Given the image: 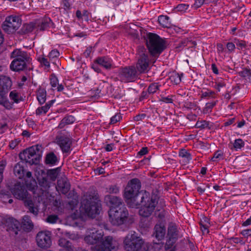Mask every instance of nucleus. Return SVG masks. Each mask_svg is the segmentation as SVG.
<instances>
[{
  "label": "nucleus",
  "mask_w": 251,
  "mask_h": 251,
  "mask_svg": "<svg viewBox=\"0 0 251 251\" xmlns=\"http://www.w3.org/2000/svg\"><path fill=\"white\" fill-rule=\"evenodd\" d=\"M158 197L157 195H152L151 197L150 194L146 191L141 193L135 199V203L131 205L132 208H138L139 205L141 207L139 210L140 216L145 217H149L154 212L155 207L158 203Z\"/></svg>",
  "instance_id": "obj_1"
},
{
  "label": "nucleus",
  "mask_w": 251,
  "mask_h": 251,
  "mask_svg": "<svg viewBox=\"0 0 251 251\" xmlns=\"http://www.w3.org/2000/svg\"><path fill=\"white\" fill-rule=\"evenodd\" d=\"M148 152V149L147 147H143L142 149L138 152V155L140 156H143L147 154Z\"/></svg>",
  "instance_id": "obj_63"
},
{
  "label": "nucleus",
  "mask_w": 251,
  "mask_h": 251,
  "mask_svg": "<svg viewBox=\"0 0 251 251\" xmlns=\"http://www.w3.org/2000/svg\"><path fill=\"white\" fill-rule=\"evenodd\" d=\"M56 140L63 152H67L70 151L72 142L69 138L64 136H57Z\"/></svg>",
  "instance_id": "obj_15"
},
{
  "label": "nucleus",
  "mask_w": 251,
  "mask_h": 251,
  "mask_svg": "<svg viewBox=\"0 0 251 251\" xmlns=\"http://www.w3.org/2000/svg\"><path fill=\"white\" fill-rule=\"evenodd\" d=\"M7 93L8 92L0 91V104L3 105L7 109H10L12 108L13 104L7 99Z\"/></svg>",
  "instance_id": "obj_22"
},
{
  "label": "nucleus",
  "mask_w": 251,
  "mask_h": 251,
  "mask_svg": "<svg viewBox=\"0 0 251 251\" xmlns=\"http://www.w3.org/2000/svg\"><path fill=\"white\" fill-rule=\"evenodd\" d=\"M40 30L44 31L48 27H50L53 25V23L49 18H45L42 20L41 22L37 21L36 23Z\"/></svg>",
  "instance_id": "obj_24"
},
{
  "label": "nucleus",
  "mask_w": 251,
  "mask_h": 251,
  "mask_svg": "<svg viewBox=\"0 0 251 251\" xmlns=\"http://www.w3.org/2000/svg\"><path fill=\"white\" fill-rule=\"evenodd\" d=\"M109 220L113 225H122L127 219L128 212L126 207H111L109 210Z\"/></svg>",
  "instance_id": "obj_8"
},
{
  "label": "nucleus",
  "mask_w": 251,
  "mask_h": 251,
  "mask_svg": "<svg viewBox=\"0 0 251 251\" xmlns=\"http://www.w3.org/2000/svg\"><path fill=\"white\" fill-rule=\"evenodd\" d=\"M25 163L23 161H20L17 163L14 168V173L15 175L18 177L19 179H24L25 184L28 185L29 184L27 182V180L26 178L29 179V180H32V182H31L30 185L32 189L36 186V182L32 177V174L30 172H27L25 173Z\"/></svg>",
  "instance_id": "obj_9"
},
{
  "label": "nucleus",
  "mask_w": 251,
  "mask_h": 251,
  "mask_svg": "<svg viewBox=\"0 0 251 251\" xmlns=\"http://www.w3.org/2000/svg\"><path fill=\"white\" fill-rule=\"evenodd\" d=\"M59 170V168H57L55 169L49 170L47 172L48 176L50 177L52 180L54 181L56 178Z\"/></svg>",
  "instance_id": "obj_40"
},
{
  "label": "nucleus",
  "mask_w": 251,
  "mask_h": 251,
  "mask_svg": "<svg viewBox=\"0 0 251 251\" xmlns=\"http://www.w3.org/2000/svg\"><path fill=\"white\" fill-rule=\"evenodd\" d=\"M182 74L179 75L176 73H173L170 76V79L175 84H178L181 81V77Z\"/></svg>",
  "instance_id": "obj_37"
},
{
  "label": "nucleus",
  "mask_w": 251,
  "mask_h": 251,
  "mask_svg": "<svg viewBox=\"0 0 251 251\" xmlns=\"http://www.w3.org/2000/svg\"><path fill=\"white\" fill-rule=\"evenodd\" d=\"M50 80L51 86L53 87H56L58 84L57 78L55 75H52L50 76Z\"/></svg>",
  "instance_id": "obj_55"
},
{
  "label": "nucleus",
  "mask_w": 251,
  "mask_h": 251,
  "mask_svg": "<svg viewBox=\"0 0 251 251\" xmlns=\"http://www.w3.org/2000/svg\"><path fill=\"white\" fill-rule=\"evenodd\" d=\"M37 98L41 104H43L46 99V91L44 89H39L38 91Z\"/></svg>",
  "instance_id": "obj_36"
},
{
  "label": "nucleus",
  "mask_w": 251,
  "mask_h": 251,
  "mask_svg": "<svg viewBox=\"0 0 251 251\" xmlns=\"http://www.w3.org/2000/svg\"><path fill=\"white\" fill-rule=\"evenodd\" d=\"M124 248L126 251H149L148 244L140 236H126L124 240Z\"/></svg>",
  "instance_id": "obj_5"
},
{
  "label": "nucleus",
  "mask_w": 251,
  "mask_h": 251,
  "mask_svg": "<svg viewBox=\"0 0 251 251\" xmlns=\"http://www.w3.org/2000/svg\"><path fill=\"white\" fill-rule=\"evenodd\" d=\"M146 45L149 52L154 57H158L166 48L164 40L157 34L151 33L147 35Z\"/></svg>",
  "instance_id": "obj_2"
},
{
  "label": "nucleus",
  "mask_w": 251,
  "mask_h": 251,
  "mask_svg": "<svg viewBox=\"0 0 251 251\" xmlns=\"http://www.w3.org/2000/svg\"><path fill=\"white\" fill-rule=\"evenodd\" d=\"M58 245L65 248L68 251H73L72 243L64 237H62L58 241Z\"/></svg>",
  "instance_id": "obj_26"
},
{
  "label": "nucleus",
  "mask_w": 251,
  "mask_h": 251,
  "mask_svg": "<svg viewBox=\"0 0 251 251\" xmlns=\"http://www.w3.org/2000/svg\"><path fill=\"white\" fill-rule=\"evenodd\" d=\"M19 157L25 163H28L30 165L37 164L40 159V157H38L34 150H32L30 148L24 151L19 155Z\"/></svg>",
  "instance_id": "obj_13"
},
{
  "label": "nucleus",
  "mask_w": 251,
  "mask_h": 251,
  "mask_svg": "<svg viewBox=\"0 0 251 251\" xmlns=\"http://www.w3.org/2000/svg\"><path fill=\"white\" fill-rule=\"evenodd\" d=\"M160 85L157 83H151L148 87V92L150 94H153L159 89Z\"/></svg>",
  "instance_id": "obj_41"
},
{
  "label": "nucleus",
  "mask_w": 251,
  "mask_h": 251,
  "mask_svg": "<svg viewBox=\"0 0 251 251\" xmlns=\"http://www.w3.org/2000/svg\"><path fill=\"white\" fill-rule=\"evenodd\" d=\"M204 2V0H196L194 3L195 7L198 8L201 6Z\"/></svg>",
  "instance_id": "obj_64"
},
{
  "label": "nucleus",
  "mask_w": 251,
  "mask_h": 251,
  "mask_svg": "<svg viewBox=\"0 0 251 251\" xmlns=\"http://www.w3.org/2000/svg\"><path fill=\"white\" fill-rule=\"evenodd\" d=\"M100 236H85L84 240L88 245L98 244Z\"/></svg>",
  "instance_id": "obj_35"
},
{
  "label": "nucleus",
  "mask_w": 251,
  "mask_h": 251,
  "mask_svg": "<svg viewBox=\"0 0 251 251\" xmlns=\"http://www.w3.org/2000/svg\"><path fill=\"white\" fill-rule=\"evenodd\" d=\"M82 205L84 206L85 212L92 218L99 214L101 209L100 200L90 195L83 200Z\"/></svg>",
  "instance_id": "obj_6"
},
{
  "label": "nucleus",
  "mask_w": 251,
  "mask_h": 251,
  "mask_svg": "<svg viewBox=\"0 0 251 251\" xmlns=\"http://www.w3.org/2000/svg\"><path fill=\"white\" fill-rule=\"evenodd\" d=\"M95 62L106 69H109L111 67V60L110 58L105 56L98 57Z\"/></svg>",
  "instance_id": "obj_23"
},
{
  "label": "nucleus",
  "mask_w": 251,
  "mask_h": 251,
  "mask_svg": "<svg viewBox=\"0 0 251 251\" xmlns=\"http://www.w3.org/2000/svg\"><path fill=\"white\" fill-rule=\"evenodd\" d=\"M37 246L41 249L49 248L51 245L50 236H36Z\"/></svg>",
  "instance_id": "obj_17"
},
{
  "label": "nucleus",
  "mask_w": 251,
  "mask_h": 251,
  "mask_svg": "<svg viewBox=\"0 0 251 251\" xmlns=\"http://www.w3.org/2000/svg\"><path fill=\"white\" fill-rule=\"evenodd\" d=\"M154 230L155 235H165L166 233L165 226L162 224H156L154 226Z\"/></svg>",
  "instance_id": "obj_32"
},
{
  "label": "nucleus",
  "mask_w": 251,
  "mask_h": 251,
  "mask_svg": "<svg viewBox=\"0 0 251 251\" xmlns=\"http://www.w3.org/2000/svg\"><path fill=\"white\" fill-rule=\"evenodd\" d=\"M21 25V20L17 16L7 17L2 25V29L6 33H14Z\"/></svg>",
  "instance_id": "obj_12"
},
{
  "label": "nucleus",
  "mask_w": 251,
  "mask_h": 251,
  "mask_svg": "<svg viewBox=\"0 0 251 251\" xmlns=\"http://www.w3.org/2000/svg\"><path fill=\"white\" fill-rule=\"evenodd\" d=\"M166 237L168 239H166L165 248L169 249L173 246L177 239L176 236H166Z\"/></svg>",
  "instance_id": "obj_39"
},
{
  "label": "nucleus",
  "mask_w": 251,
  "mask_h": 251,
  "mask_svg": "<svg viewBox=\"0 0 251 251\" xmlns=\"http://www.w3.org/2000/svg\"><path fill=\"white\" fill-rule=\"evenodd\" d=\"M11 57L14 59H18L19 60H20V59L29 60V57L27 53L19 49H16L14 50L11 54Z\"/></svg>",
  "instance_id": "obj_21"
},
{
  "label": "nucleus",
  "mask_w": 251,
  "mask_h": 251,
  "mask_svg": "<svg viewBox=\"0 0 251 251\" xmlns=\"http://www.w3.org/2000/svg\"><path fill=\"white\" fill-rule=\"evenodd\" d=\"M228 240L231 242V243H240L241 244H243L244 243L243 238L241 237H231L230 238H228Z\"/></svg>",
  "instance_id": "obj_47"
},
{
  "label": "nucleus",
  "mask_w": 251,
  "mask_h": 251,
  "mask_svg": "<svg viewBox=\"0 0 251 251\" xmlns=\"http://www.w3.org/2000/svg\"><path fill=\"white\" fill-rule=\"evenodd\" d=\"M208 123L205 121H198L196 124L197 128H204L208 126Z\"/></svg>",
  "instance_id": "obj_49"
},
{
  "label": "nucleus",
  "mask_w": 251,
  "mask_h": 251,
  "mask_svg": "<svg viewBox=\"0 0 251 251\" xmlns=\"http://www.w3.org/2000/svg\"><path fill=\"white\" fill-rule=\"evenodd\" d=\"M121 118V115L120 114H117L111 118L110 123L112 124H115L117 122L120 121Z\"/></svg>",
  "instance_id": "obj_58"
},
{
  "label": "nucleus",
  "mask_w": 251,
  "mask_h": 251,
  "mask_svg": "<svg viewBox=\"0 0 251 251\" xmlns=\"http://www.w3.org/2000/svg\"><path fill=\"white\" fill-rule=\"evenodd\" d=\"M36 23H30L23 25L22 28L21 29V32L23 34H26L32 32L36 26Z\"/></svg>",
  "instance_id": "obj_29"
},
{
  "label": "nucleus",
  "mask_w": 251,
  "mask_h": 251,
  "mask_svg": "<svg viewBox=\"0 0 251 251\" xmlns=\"http://www.w3.org/2000/svg\"><path fill=\"white\" fill-rule=\"evenodd\" d=\"M235 44L236 46L237 47L238 49L242 50L246 47V43L244 41H235Z\"/></svg>",
  "instance_id": "obj_51"
},
{
  "label": "nucleus",
  "mask_w": 251,
  "mask_h": 251,
  "mask_svg": "<svg viewBox=\"0 0 251 251\" xmlns=\"http://www.w3.org/2000/svg\"><path fill=\"white\" fill-rule=\"evenodd\" d=\"M58 191L63 194L68 193L70 189V185L67 178H61L57 180V185L56 187Z\"/></svg>",
  "instance_id": "obj_16"
},
{
  "label": "nucleus",
  "mask_w": 251,
  "mask_h": 251,
  "mask_svg": "<svg viewBox=\"0 0 251 251\" xmlns=\"http://www.w3.org/2000/svg\"><path fill=\"white\" fill-rule=\"evenodd\" d=\"M59 56V52L56 50H52L49 54V57L50 59L57 58Z\"/></svg>",
  "instance_id": "obj_52"
},
{
  "label": "nucleus",
  "mask_w": 251,
  "mask_h": 251,
  "mask_svg": "<svg viewBox=\"0 0 251 251\" xmlns=\"http://www.w3.org/2000/svg\"><path fill=\"white\" fill-rule=\"evenodd\" d=\"M118 77L122 82H132L137 77V71L133 66L122 68L118 72Z\"/></svg>",
  "instance_id": "obj_11"
},
{
  "label": "nucleus",
  "mask_w": 251,
  "mask_h": 251,
  "mask_svg": "<svg viewBox=\"0 0 251 251\" xmlns=\"http://www.w3.org/2000/svg\"><path fill=\"white\" fill-rule=\"evenodd\" d=\"M155 216L161 220L165 218L166 211L163 208L157 209L155 212Z\"/></svg>",
  "instance_id": "obj_45"
},
{
  "label": "nucleus",
  "mask_w": 251,
  "mask_h": 251,
  "mask_svg": "<svg viewBox=\"0 0 251 251\" xmlns=\"http://www.w3.org/2000/svg\"><path fill=\"white\" fill-rule=\"evenodd\" d=\"M179 233V229L175 224L170 223L169 224L167 235H177Z\"/></svg>",
  "instance_id": "obj_30"
},
{
  "label": "nucleus",
  "mask_w": 251,
  "mask_h": 251,
  "mask_svg": "<svg viewBox=\"0 0 251 251\" xmlns=\"http://www.w3.org/2000/svg\"><path fill=\"white\" fill-rule=\"evenodd\" d=\"M223 156V153L219 151H217L216 152H215L214 156L213 158L211 159V160L213 161H215L216 159H221L222 158Z\"/></svg>",
  "instance_id": "obj_59"
},
{
  "label": "nucleus",
  "mask_w": 251,
  "mask_h": 251,
  "mask_svg": "<svg viewBox=\"0 0 251 251\" xmlns=\"http://www.w3.org/2000/svg\"><path fill=\"white\" fill-rule=\"evenodd\" d=\"M188 5L185 4H178L176 7V9L178 11L183 12L187 10L188 8Z\"/></svg>",
  "instance_id": "obj_54"
},
{
  "label": "nucleus",
  "mask_w": 251,
  "mask_h": 251,
  "mask_svg": "<svg viewBox=\"0 0 251 251\" xmlns=\"http://www.w3.org/2000/svg\"><path fill=\"white\" fill-rule=\"evenodd\" d=\"M12 81L9 77L0 75V91L8 92L12 86Z\"/></svg>",
  "instance_id": "obj_19"
},
{
  "label": "nucleus",
  "mask_w": 251,
  "mask_h": 251,
  "mask_svg": "<svg viewBox=\"0 0 251 251\" xmlns=\"http://www.w3.org/2000/svg\"><path fill=\"white\" fill-rule=\"evenodd\" d=\"M119 188L116 185H111L109 186V188L108 189V192L109 193L117 194L119 192Z\"/></svg>",
  "instance_id": "obj_53"
},
{
  "label": "nucleus",
  "mask_w": 251,
  "mask_h": 251,
  "mask_svg": "<svg viewBox=\"0 0 251 251\" xmlns=\"http://www.w3.org/2000/svg\"><path fill=\"white\" fill-rule=\"evenodd\" d=\"M179 156L186 158L188 161L191 159L190 154L185 150H182L179 152Z\"/></svg>",
  "instance_id": "obj_56"
},
{
  "label": "nucleus",
  "mask_w": 251,
  "mask_h": 251,
  "mask_svg": "<svg viewBox=\"0 0 251 251\" xmlns=\"http://www.w3.org/2000/svg\"><path fill=\"white\" fill-rule=\"evenodd\" d=\"M244 142L241 139H236L233 144V147L236 150L240 149L244 146Z\"/></svg>",
  "instance_id": "obj_43"
},
{
  "label": "nucleus",
  "mask_w": 251,
  "mask_h": 251,
  "mask_svg": "<svg viewBox=\"0 0 251 251\" xmlns=\"http://www.w3.org/2000/svg\"><path fill=\"white\" fill-rule=\"evenodd\" d=\"M75 118L72 115L65 117L58 125L59 128H63L65 125L73 123L75 122Z\"/></svg>",
  "instance_id": "obj_28"
},
{
  "label": "nucleus",
  "mask_w": 251,
  "mask_h": 251,
  "mask_svg": "<svg viewBox=\"0 0 251 251\" xmlns=\"http://www.w3.org/2000/svg\"><path fill=\"white\" fill-rule=\"evenodd\" d=\"M216 103V101L207 103L206 104V107H205L204 110L208 111V110L212 109L215 105Z\"/></svg>",
  "instance_id": "obj_61"
},
{
  "label": "nucleus",
  "mask_w": 251,
  "mask_h": 251,
  "mask_svg": "<svg viewBox=\"0 0 251 251\" xmlns=\"http://www.w3.org/2000/svg\"><path fill=\"white\" fill-rule=\"evenodd\" d=\"M39 184L45 190L48 189L50 187L49 182L48 181L46 178L44 177L39 180Z\"/></svg>",
  "instance_id": "obj_42"
},
{
  "label": "nucleus",
  "mask_w": 251,
  "mask_h": 251,
  "mask_svg": "<svg viewBox=\"0 0 251 251\" xmlns=\"http://www.w3.org/2000/svg\"><path fill=\"white\" fill-rule=\"evenodd\" d=\"M34 225L30 218L28 215H25L23 218L22 224L17 220H14L7 230L10 235L22 234V230L29 232L33 228Z\"/></svg>",
  "instance_id": "obj_4"
},
{
  "label": "nucleus",
  "mask_w": 251,
  "mask_h": 251,
  "mask_svg": "<svg viewBox=\"0 0 251 251\" xmlns=\"http://www.w3.org/2000/svg\"><path fill=\"white\" fill-rule=\"evenodd\" d=\"M53 100H50L49 103H47L45 106L38 108L36 110V113L37 115H41L43 113L46 114L49 108L50 107Z\"/></svg>",
  "instance_id": "obj_34"
},
{
  "label": "nucleus",
  "mask_w": 251,
  "mask_h": 251,
  "mask_svg": "<svg viewBox=\"0 0 251 251\" xmlns=\"http://www.w3.org/2000/svg\"><path fill=\"white\" fill-rule=\"evenodd\" d=\"M141 186L139 180L137 178L131 179L127 185L125 190L124 197L128 206L135 203V199L137 196L144 192H139Z\"/></svg>",
  "instance_id": "obj_3"
},
{
  "label": "nucleus",
  "mask_w": 251,
  "mask_h": 251,
  "mask_svg": "<svg viewBox=\"0 0 251 251\" xmlns=\"http://www.w3.org/2000/svg\"><path fill=\"white\" fill-rule=\"evenodd\" d=\"M58 220V217L57 215H51L48 216V217L47 219V221L48 223L54 224L56 223Z\"/></svg>",
  "instance_id": "obj_50"
},
{
  "label": "nucleus",
  "mask_w": 251,
  "mask_h": 251,
  "mask_svg": "<svg viewBox=\"0 0 251 251\" xmlns=\"http://www.w3.org/2000/svg\"><path fill=\"white\" fill-rule=\"evenodd\" d=\"M9 97L11 100H13L16 103H19L23 100L22 97L15 90L10 92Z\"/></svg>",
  "instance_id": "obj_38"
},
{
  "label": "nucleus",
  "mask_w": 251,
  "mask_h": 251,
  "mask_svg": "<svg viewBox=\"0 0 251 251\" xmlns=\"http://www.w3.org/2000/svg\"><path fill=\"white\" fill-rule=\"evenodd\" d=\"M215 93L214 92L212 91H207L206 92H202L201 94L202 98H205L207 97H211L212 98H214Z\"/></svg>",
  "instance_id": "obj_57"
},
{
  "label": "nucleus",
  "mask_w": 251,
  "mask_h": 251,
  "mask_svg": "<svg viewBox=\"0 0 251 251\" xmlns=\"http://www.w3.org/2000/svg\"><path fill=\"white\" fill-rule=\"evenodd\" d=\"M32 150H34L38 157L41 158V154L42 152V146L41 145H37L36 146H32L29 148Z\"/></svg>",
  "instance_id": "obj_44"
},
{
  "label": "nucleus",
  "mask_w": 251,
  "mask_h": 251,
  "mask_svg": "<svg viewBox=\"0 0 251 251\" xmlns=\"http://www.w3.org/2000/svg\"><path fill=\"white\" fill-rule=\"evenodd\" d=\"M226 48L229 51H232L235 48V44L232 42L227 43Z\"/></svg>",
  "instance_id": "obj_62"
},
{
  "label": "nucleus",
  "mask_w": 251,
  "mask_h": 251,
  "mask_svg": "<svg viewBox=\"0 0 251 251\" xmlns=\"http://www.w3.org/2000/svg\"><path fill=\"white\" fill-rule=\"evenodd\" d=\"M29 60H20L14 59L11 65L10 68L15 71H22L26 67V62H28Z\"/></svg>",
  "instance_id": "obj_18"
},
{
  "label": "nucleus",
  "mask_w": 251,
  "mask_h": 251,
  "mask_svg": "<svg viewBox=\"0 0 251 251\" xmlns=\"http://www.w3.org/2000/svg\"><path fill=\"white\" fill-rule=\"evenodd\" d=\"M209 221V220L207 218L204 217L200 223L201 230L203 234H205L209 233V230L208 229L209 225H210Z\"/></svg>",
  "instance_id": "obj_27"
},
{
  "label": "nucleus",
  "mask_w": 251,
  "mask_h": 251,
  "mask_svg": "<svg viewBox=\"0 0 251 251\" xmlns=\"http://www.w3.org/2000/svg\"><path fill=\"white\" fill-rule=\"evenodd\" d=\"M57 156L53 152L48 153L46 157L45 162L47 164L54 165L57 161Z\"/></svg>",
  "instance_id": "obj_33"
},
{
  "label": "nucleus",
  "mask_w": 251,
  "mask_h": 251,
  "mask_svg": "<svg viewBox=\"0 0 251 251\" xmlns=\"http://www.w3.org/2000/svg\"><path fill=\"white\" fill-rule=\"evenodd\" d=\"M105 200L109 202L111 205V207H118L122 204L121 198L115 196L107 195L105 197Z\"/></svg>",
  "instance_id": "obj_20"
},
{
  "label": "nucleus",
  "mask_w": 251,
  "mask_h": 251,
  "mask_svg": "<svg viewBox=\"0 0 251 251\" xmlns=\"http://www.w3.org/2000/svg\"><path fill=\"white\" fill-rule=\"evenodd\" d=\"M158 21L159 24L163 27H169L170 23L169 22V17L167 16L160 15L158 17Z\"/></svg>",
  "instance_id": "obj_31"
},
{
  "label": "nucleus",
  "mask_w": 251,
  "mask_h": 251,
  "mask_svg": "<svg viewBox=\"0 0 251 251\" xmlns=\"http://www.w3.org/2000/svg\"><path fill=\"white\" fill-rule=\"evenodd\" d=\"M238 74L240 76L243 77H246L247 76H251V70L250 69H245L243 70L242 71H241L238 73Z\"/></svg>",
  "instance_id": "obj_48"
},
{
  "label": "nucleus",
  "mask_w": 251,
  "mask_h": 251,
  "mask_svg": "<svg viewBox=\"0 0 251 251\" xmlns=\"http://www.w3.org/2000/svg\"><path fill=\"white\" fill-rule=\"evenodd\" d=\"M85 21L88 22L89 20V13L87 10H83L82 13V19Z\"/></svg>",
  "instance_id": "obj_60"
},
{
  "label": "nucleus",
  "mask_w": 251,
  "mask_h": 251,
  "mask_svg": "<svg viewBox=\"0 0 251 251\" xmlns=\"http://www.w3.org/2000/svg\"><path fill=\"white\" fill-rule=\"evenodd\" d=\"M25 205L27 207L28 211L34 215L37 216L38 215V209L37 207L34 206L31 197L25 201Z\"/></svg>",
  "instance_id": "obj_25"
},
{
  "label": "nucleus",
  "mask_w": 251,
  "mask_h": 251,
  "mask_svg": "<svg viewBox=\"0 0 251 251\" xmlns=\"http://www.w3.org/2000/svg\"><path fill=\"white\" fill-rule=\"evenodd\" d=\"M11 191L14 196L17 199L25 201L31 197L25 187L20 183H16Z\"/></svg>",
  "instance_id": "obj_14"
},
{
  "label": "nucleus",
  "mask_w": 251,
  "mask_h": 251,
  "mask_svg": "<svg viewBox=\"0 0 251 251\" xmlns=\"http://www.w3.org/2000/svg\"><path fill=\"white\" fill-rule=\"evenodd\" d=\"M189 44H194V45H196V42L190 41L188 39H185L179 43V46H178L177 48L187 47Z\"/></svg>",
  "instance_id": "obj_46"
},
{
  "label": "nucleus",
  "mask_w": 251,
  "mask_h": 251,
  "mask_svg": "<svg viewBox=\"0 0 251 251\" xmlns=\"http://www.w3.org/2000/svg\"><path fill=\"white\" fill-rule=\"evenodd\" d=\"M118 243L112 236H100L98 244L92 248V251H115Z\"/></svg>",
  "instance_id": "obj_7"
},
{
  "label": "nucleus",
  "mask_w": 251,
  "mask_h": 251,
  "mask_svg": "<svg viewBox=\"0 0 251 251\" xmlns=\"http://www.w3.org/2000/svg\"><path fill=\"white\" fill-rule=\"evenodd\" d=\"M138 52L139 57L135 68L140 73H144L147 72L149 68L148 52L144 47L141 46L138 48Z\"/></svg>",
  "instance_id": "obj_10"
}]
</instances>
